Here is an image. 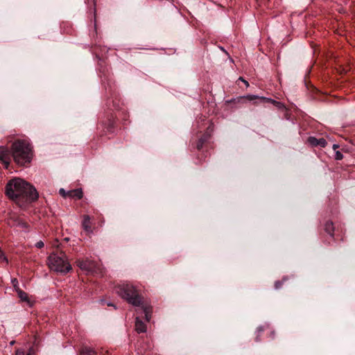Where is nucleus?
<instances>
[{"instance_id": "7ed1b4c3", "label": "nucleus", "mask_w": 355, "mask_h": 355, "mask_svg": "<svg viewBox=\"0 0 355 355\" xmlns=\"http://www.w3.org/2000/svg\"><path fill=\"white\" fill-rule=\"evenodd\" d=\"M47 263L51 270L62 274H66L71 270V266L63 252L51 254L47 259Z\"/></svg>"}, {"instance_id": "4468645a", "label": "nucleus", "mask_w": 355, "mask_h": 355, "mask_svg": "<svg viewBox=\"0 0 355 355\" xmlns=\"http://www.w3.org/2000/svg\"><path fill=\"white\" fill-rule=\"evenodd\" d=\"M69 196L74 197L77 199H80L83 197V191L81 189H75L69 191Z\"/></svg>"}, {"instance_id": "2eb2a0df", "label": "nucleus", "mask_w": 355, "mask_h": 355, "mask_svg": "<svg viewBox=\"0 0 355 355\" xmlns=\"http://www.w3.org/2000/svg\"><path fill=\"white\" fill-rule=\"evenodd\" d=\"M34 349L33 347L28 349V352H26L24 349L19 348L16 350L15 355H33Z\"/></svg>"}, {"instance_id": "f3484780", "label": "nucleus", "mask_w": 355, "mask_h": 355, "mask_svg": "<svg viewBox=\"0 0 355 355\" xmlns=\"http://www.w3.org/2000/svg\"><path fill=\"white\" fill-rule=\"evenodd\" d=\"M287 277H284L282 280H277L275 282V289H279L283 285L284 282L287 280Z\"/></svg>"}, {"instance_id": "4be33fe9", "label": "nucleus", "mask_w": 355, "mask_h": 355, "mask_svg": "<svg viewBox=\"0 0 355 355\" xmlns=\"http://www.w3.org/2000/svg\"><path fill=\"white\" fill-rule=\"evenodd\" d=\"M59 193L63 197H66L67 196H69V192L67 193L64 189H60L59 190Z\"/></svg>"}, {"instance_id": "f8f14e48", "label": "nucleus", "mask_w": 355, "mask_h": 355, "mask_svg": "<svg viewBox=\"0 0 355 355\" xmlns=\"http://www.w3.org/2000/svg\"><path fill=\"white\" fill-rule=\"evenodd\" d=\"M324 230L328 234H329L331 236H333L334 232L333 223L331 221H327L324 225Z\"/></svg>"}, {"instance_id": "20e7f679", "label": "nucleus", "mask_w": 355, "mask_h": 355, "mask_svg": "<svg viewBox=\"0 0 355 355\" xmlns=\"http://www.w3.org/2000/svg\"><path fill=\"white\" fill-rule=\"evenodd\" d=\"M116 293L129 304L135 306L142 304V298L137 288L130 284H123L116 288Z\"/></svg>"}, {"instance_id": "393cba45", "label": "nucleus", "mask_w": 355, "mask_h": 355, "mask_svg": "<svg viewBox=\"0 0 355 355\" xmlns=\"http://www.w3.org/2000/svg\"><path fill=\"white\" fill-rule=\"evenodd\" d=\"M263 331V328L262 327H259L257 328V331L258 332H262Z\"/></svg>"}, {"instance_id": "dca6fc26", "label": "nucleus", "mask_w": 355, "mask_h": 355, "mask_svg": "<svg viewBox=\"0 0 355 355\" xmlns=\"http://www.w3.org/2000/svg\"><path fill=\"white\" fill-rule=\"evenodd\" d=\"M16 225L22 228V229H24L26 230H29V225L25 222L24 220L20 219V218H17L16 220Z\"/></svg>"}, {"instance_id": "412c9836", "label": "nucleus", "mask_w": 355, "mask_h": 355, "mask_svg": "<svg viewBox=\"0 0 355 355\" xmlns=\"http://www.w3.org/2000/svg\"><path fill=\"white\" fill-rule=\"evenodd\" d=\"M259 99L263 103V102H268V103H271L272 104V101H274L272 98H266V97H261V98H259Z\"/></svg>"}, {"instance_id": "f03ea898", "label": "nucleus", "mask_w": 355, "mask_h": 355, "mask_svg": "<svg viewBox=\"0 0 355 355\" xmlns=\"http://www.w3.org/2000/svg\"><path fill=\"white\" fill-rule=\"evenodd\" d=\"M10 153L14 161L21 166L29 164L32 159V148L28 141L17 139L11 146Z\"/></svg>"}, {"instance_id": "5701e85b", "label": "nucleus", "mask_w": 355, "mask_h": 355, "mask_svg": "<svg viewBox=\"0 0 355 355\" xmlns=\"http://www.w3.org/2000/svg\"><path fill=\"white\" fill-rule=\"evenodd\" d=\"M44 244L43 241H40L35 243V247L37 248H42L44 247Z\"/></svg>"}, {"instance_id": "423d86ee", "label": "nucleus", "mask_w": 355, "mask_h": 355, "mask_svg": "<svg viewBox=\"0 0 355 355\" xmlns=\"http://www.w3.org/2000/svg\"><path fill=\"white\" fill-rule=\"evenodd\" d=\"M76 263H77V266L81 270L88 271V272L92 271V270L95 267V263L92 261H91L88 259H84V260L78 259L76 261Z\"/></svg>"}, {"instance_id": "ddd939ff", "label": "nucleus", "mask_w": 355, "mask_h": 355, "mask_svg": "<svg viewBox=\"0 0 355 355\" xmlns=\"http://www.w3.org/2000/svg\"><path fill=\"white\" fill-rule=\"evenodd\" d=\"M16 292L17 293L18 297L21 299V301L28 302V297L26 293L21 291L19 287L16 288Z\"/></svg>"}, {"instance_id": "bb28decb", "label": "nucleus", "mask_w": 355, "mask_h": 355, "mask_svg": "<svg viewBox=\"0 0 355 355\" xmlns=\"http://www.w3.org/2000/svg\"><path fill=\"white\" fill-rule=\"evenodd\" d=\"M244 84H245L247 86H248V83L246 80H243Z\"/></svg>"}, {"instance_id": "9b49d317", "label": "nucleus", "mask_w": 355, "mask_h": 355, "mask_svg": "<svg viewBox=\"0 0 355 355\" xmlns=\"http://www.w3.org/2000/svg\"><path fill=\"white\" fill-rule=\"evenodd\" d=\"M209 139V135L208 134H205L203 135L199 139L198 141H197V144H196V148L198 150H200L203 145L205 144V142H207L208 141V139Z\"/></svg>"}, {"instance_id": "6ab92c4d", "label": "nucleus", "mask_w": 355, "mask_h": 355, "mask_svg": "<svg viewBox=\"0 0 355 355\" xmlns=\"http://www.w3.org/2000/svg\"><path fill=\"white\" fill-rule=\"evenodd\" d=\"M343 158V154L340 151H336L335 154V159L337 160H341Z\"/></svg>"}, {"instance_id": "0eeeda50", "label": "nucleus", "mask_w": 355, "mask_h": 355, "mask_svg": "<svg viewBox=\"0 0 355 355\" xmlns=\"http://www.w3.org/2000/svg\"><path fill=\"white\" fill-rule=\"evenodd\" d=\"M307 142L312 147L320 146L321 148H324L327 144L326 139L324 138L317 139L315 137H309L307 139Z\"/></svg>"}, {"instance_id": "c85d7f7f", "label": "nucleus", "mask_w": 355, "mask_h": 355, "mask_svg": "<svg viewBox=\"0 0 355 355\" xmlns=\"http://www.w3.org/2000/svg\"><path fill=\"white\" fill-rule=\"evenodd\" d=\"M108 306H112L111 303L107 304Z\"/></svg>"}, {"instance_id": "1a4fd4ad", "label": "nucleus", "mask_w": 355, "mask_h": 355, "mask_svg": "<svg viewBox=\"0 0 355 355\" xmlns=\"http://www.w3.org/2000/svg\"><path fill=\"white\" fill-rule=\"evenodd\" d=\"M83 229L89 234L92 232V230L90 225V218L89 216H84V218L82 223Z\"/></svg>"}, {"instance_id": "39448f33", "label": "nucleus", "mask_w": 355, "mask_h": 355, "mask_svg": "<svg viewBox=\"0 0 355 355\" xmlns=\"http://www.w3.org/2000/svg\"><path fill=\"white\" fill-rule=\"evenodd\" d=\"M0 162L8 168L10 162V150L6 146H0Z\"/></svg>"}, {"instance_id": "b1692460", "label": "nucleus", "mask_w": 355, "mask_h": 355, "mask_svg": "<svg viewBox=\"0 0 355 355\" xmlns=\"http://www.w3.org/2000/svg\"><path fill=\"white\" fill-rule=\"evenodd\" d=\"M246 98L249 100V101H253L256 98H258V96H255V95H248L246 96Z\"/></svg>"}, {"instance_id": "a878e982", "label": "nucleus", "mask_w": 355, "mask_h": 355, "mask_svg": "<svg viewBox=\"0 0 355 355\" xmlns=\"http://www.w3.org/2000/svg\"><path fill=\"white\" fill-rule=\"evenodd\" d=\"M337 148H338V146L337 144H334L333 145V148L334 149H336Z\"/></svg>"}, {"instance_id": "6e6552de", "label": "nucleus", "mask_w": 355, "mask_h": 355, "mask_svg": "<svg viewBox=\"0 0 355 355\" xmlns=\"http://www.w3.org/2000/svg\"><path fill=\"white\" fill-rule=\"evenodd\" d=\"M135 330L139 334L146 331V325L139 317H137L135 320Z\"/></svg>"}, {"instance_id": "cd10ccee", "label": "nucleus", "mask_w": 355, "mask_h": 355, "mask_svg": "<svg viewBox=\"0 0 355 355\" xmlns=\"http://www.w3.org/2000/svg\"><path fill=\"white\" fill-rule=\"evenodd\" d=\"M239 79L241 80V81H243V80H245L242 77H240Z\"/></svg>"}, {"instance_id": "9d476101", "label": "nucleus", "mask_w": 355, "mask_h": 355, "mask_svg": "<svg viewBox=\"0 0 355 355\" xmlns=\"http://www.w3.org/2000/svg\"><path fill=\"white\" fill-rule=\"evenodd\" d=\"M142 309V312L145 315V319L147 322H149L151 318L152 313V308L147 305H144L143 304L140 306Z\"/></svg>"}, {"instance_id": "a211bd4d", "label": "nucleus", "mask_w": 355, "mask_h": 355, "mask_svg": "<svg viewBox=\"0 0 355 355\" xmlns=\"http://www.w3.org/2000/svg\"><path fill=\"white\" fill-rule=\"evenodd\" d=\"M272 104L279 109L284 107V105L281 102L277 101H272Z\"/></svg>"}, {"instance_id": "f257e3e1", "label": "nucleus", "mask_w": 355, "mask_h": 355, "mask_svg": "<svg viewBox=\"0 0 355 355\" xmlns=\"http://www.w3.org/2000/svg\"><path fill=\"white\" fill-rule=\"evenodd\" d=\"M6 194L12 200L24 199L31 202L39 197L35 187L19 178H13L7 183Z\"/></svg>"}, {"instance_id": "aec40b11", "label": "nucleus", "mask_w": 355, "mask_h": 355, "mask_svg": "<svg viewBox=\"0 0 355 355\" xmlns=\"http://www.w3.org/2000/svg\"><path fill=\"white\" fill-rule=\"evenodd\" d=\"M11 282H12V284L13 287L15 288V290L16 291V288H17V287H19V283H18L17 279L16 278H14V279H12Z\"/></svg>"}]
</instances>
